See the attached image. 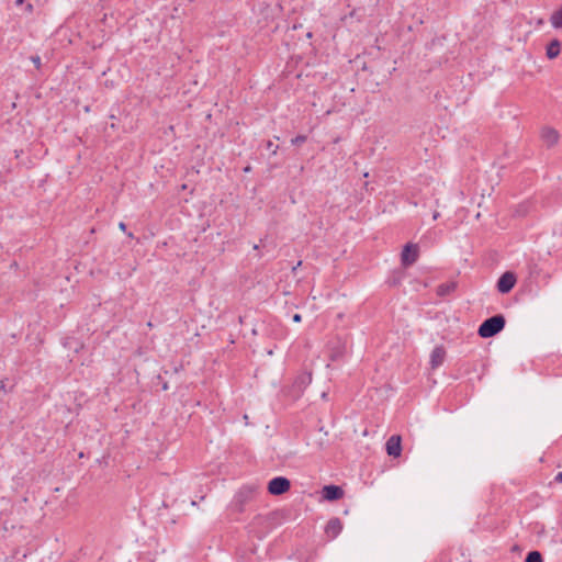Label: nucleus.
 <instances>
[{"label": "nucleus", "instance_id": "412c9836", "mask_svg": "<svg viewBox=\"0 0 562 562\" xmlns=\"http://www.w3.org/2000/svg\"><path fill=\"white\" fill-rule=\"evenodd\" d=\"M26 10H27L29 12H32V10H33V5H32L31 3H29V4L26 5Z\"/></svg>", "mask_w": 562, "mask_h": 562}, {"label": "nucleus", "instance_id": "1a4fd4ad", "mask_svg": "<svg viewBox=\"0 0 562 562\" xmlns=\"http://www.w3.org/2000/svg\"><path fill=\"white\" fill-rule=\"evenodd\" d=\"M342 530V522L339 518L334 517L328 520L325 527V533L329 539H335Z\"/></svg>", "mask_w": 562, "mask_h": 562}, {"label": "nucleus", "instance_id": "393cba45", "mask_svg": "<svg viewBox=\"0 0 562 562\" xmlns=\"http://www.w3.org/2000/svg\"><path fill=\"white\" fill-rule=\"evenodd\" d=\"M23 0H16V4H21Z\"/></svg>", "mask_w": 562, "mask_h": 562}, {"label": "nucleus", "instance_id": "dca6fc26", "mask_svg": "<svg viewBox=\"0 0 562 562\" xmlns=\"http://www.w3.org/2000/svg\"><path fill=\"white\" fill-rule=\"evenodd\" d=\"M279 146L274 145L271 140L267 142V149L271 150L272 155H276L278 151Z\"/></svg>", "mask_w": 562, "mask_h": 562}, {"label": "nucleus", "instance_id": "4468645a", "mask_svg": "<svg viewBox=\"0 0 562 562\" xmlns=\"http://www.w3.org/2000/svg\"><path fill=\"white\" fill-rule=\"evenodd\" d=\"M525 562H543L542 555L539 551L528 552Z\"/></svg>", "mask_w": 562, "mask_h": 562}, {"label": "nucleus", "instance_id": "0eeeda50", "mask_svg": "<svg viewBox=\"0 0 562 562\" xmlns=\"http://www.w3.org/2000/svg\"><path fill=\"white\" fill-rule=\"evenodd\" d=\"M323 498L329 502L338 501L344 496V490L338 485H325L322 490Z\"/></svg>", "mask_w": 562, "mask_h": 562}, {"label": "nucleus", "instance_id": "20e7f679", "mask_svg": "<svg viewBox=\"0 0 562 562\" xmlns=\"http://www.w3.org/2000/svg\"><path fill=\"white\" fill-rule=\"evenodd\" d=\"M516 284V276L510 272H504L497 280L496 288L502 294L509 293Z\"/></svg>", "mask_w": 562, "mask_h": 562}, {"label": "nucleus", "instance_id": "5701e85b", "mask_svg": "<svg viewBox=\"0 0 562 562\" xmlns=\"http://www.w3.org/2000/svg\"><path fill=\"white\" fill-rule=\"evenodd\" d=\"M438 216H439V213H438V212H435V213H434V220H437V218H438Z\"/></svg>", "mask_w": 562, "mask_h": 562}, {"label": "nucleus", "instance_id": "39448f33", "mask_svg": "<svg viewBox=\"0 0 562 562\" xmlns=\"http://www.w3.org/2000/svg\"><path fill=\"white\" fill-rule=\"evenodd\" d=\"M540 138L548 148H551L558 144L560 134L555 128L544 126L541 128Z\"/></svg>", "mask_w": 562, "mask_h": 562}, {"label": "nucleus", "instance_id": "7ed1b4c3", "mask_svg": "<svg viewBox=\"0 0 562 562\" xmlns=\"http://www.w3.org/2000/svg\"><path fill=\"white\" fill-rule=\"evenodd\" d=\"M419 255V249L416 244L408 243L404 246L402 254H401V263L403 267L407 268L413 266Z\"/></svg>", "mask_w": 562, "mask_h": 562}, {"label": "nucleus", "instance_id": "f03ea898", "mask_svg": "<svg viewBox=\"0 0 562 562\" xmlns=\"http://www.w3.org/2000/svg\"><path fill=\"white\" fill-rule=\"evenodd\" d=\"M291 487V482L289 479L284 476H276L271 479L268 483V492L271 495H282L286 493Z\"/></svg>", "mask_w": 562, "mask_h": 562}, {"label": "nucleus", "instance_id": "b1692460", "mask_svg": "<svg viewBox=\"0 0 562 562\" xmlns=\"http://www.w3.org/2000/svg\"><path fill=\"white\" fill-rule=\"evenodd\" d=\"M251 331H252L254 335H257V329L256 328H254Z\"/></svg>", "mask_w": 562, "mask_h": 562}, {"label": "nucleus", "instance_id": "6e6552de", "mask_svg": "<svg viewBox=\"0 0 562 562\" xmlns=\"http://www.w3.org/2000/svg\"><path fill=\"white\" fill-rule=\"evenodd\" d=\"M446 359V349L443 346H436L430 353L431 369L439 368Z\"/></svg>", "mask_w": 562, "mask_h": 562}, {"label": "nucleus", "instance_id": "9d476101", "mask_svg": "<svg viewBox=\"0 0 562 562\" xmlns=\"http://www.w3.org/2000/svg\"><path fill=\"white\" fill-rule=\"evenodd\" d=\"M312 382V374L308 372H304L296 376L293 383V387L297 392H302L310 383Z\"/></svg>", "mask_w": 562, "mask_h": 562}, {"label": "nucleus", "instance_id": "a211bd4d", "mask_svg": "<svg viewBox=\"0 0 562 562\" xmlns=\"http://www.w3.org/2000/svg\"><path fill=\"white\" fill-rule=\"evenodd\" d=\"M292 321H293L294 323H301V321H302V315H301V314H297V313H296V314H294V315L292 316Z\"/></svg>", "mask_w": 562, "mask_h": 562}, {"label": "nucleus", "instance_id": "4be33fe9", "mask_svg": "<svg viewBox=\"0 0 562 562\" xmlns=\"http://www.w3.org/2000/svg\"><path fill=\"white\" fill-rule=\"evenodd\" d=\"M244 496V491H240L238 494H237V497L240 498Z\"/></svg>", "mask_w": 562, "mask_h": 562}, {"label": "nucleus", "instance_id": "f257e3e1", "mask_svg": "<svg viewBox=\"0 0 562 562\" xmlns=\"http://www.w3.org/2000/svg\"><path fill=\"white\" fill-rule=\"evenodd\" d=\"M506 324L504 315L496 314L486 318L477 329V334L482 338H491L501 333Z\"/></svg>", "mask_w": 562, "mask_h": 562}, {"label": "nucleus", "instance_id": "f8f14e48", "mask_svg": "<svg viewBox=\"0 0 562 562\" xmlns=\"http://www.w3.org/2000/svg\"><path fill=\"white\" fill-rule=\"evenodd\" d=\"M561 53V42L557 38L552 40L548 45L546 49L547 57L549 59L557 58Z\"/></svg>", "mask_w": 562, "mask_h": 562}, {"label": "nucleus", "instance_id": "6ab92c4d", "mask_svg": "<svg viewBox=\"0 0 562 562\" xmlns=\"http://www.w3.org/2000/svg\"><path fill=\"white\" fill-rule=\"evenodd\" d=\"M554 482L562 483V472H559V473L554 476Z\"/></svg>", "mask_w": 562, "mask_h": 562}, {"label": "nucleus", "instance_id": "2eb2a0df", "mask_svg": "<svg viewBox=\"0 0 562 562\" xmlns=\"http://www.w3.org/2000/svg\"><path fill=\"white\" fill-rule=\"evenodd\" d=\"M306 139H307V137L305 135H297L291 139V144L294 146H299V145H302L303 143H305Z\"/></svg>", "mask_w": 562, "mask_h": 562}, {"label": "nucleus", "instance_id": "a878e982", "mask_svg": "<svg viewBox=\"0 0 562 562\" xmlns=\"http://www.w3.org/2000/svg\"><path fill=\"white\" fill-rule=\"evenodd\" d=\"M259 248L258 245H254V249L257 250Z\"/></svg>", "mask_w": 562, "mask_h": 562}, {"label": "nucleus", "instance_id": "f3484780", "mask_svg": "<svg viewBox=\"0 0 562 562\" xmlns=\"http://www.w3.org/2000/svg\"><path fill=\"white\" fill-rule=\"evenodd\" d=\"M31 60L34 63V65L37 69L41 67V57L40 56H32Z\"/></svg>", "mask_w": 562, "mask_h": 562}, {"label": "nucleus", "instance_id": "ddd939ff", "mask_svg": "<svg viewBox=\"0 0 562 562\" xmlns=\"http://www.w3.org/2000/svg\"><path fill=\"white\" fill-rule=\"evenodd\" d=\"M550 23L554 29H562V7L551 14Z\"/></svg>", "mask_w": 562, "mask_h": 562}, {"label": "nucleus", "instance_id": "aec40b11", "mask_svg": "<svg viewBox=\"0 0 562 562\" xmlns=\"http://www.w3.org/2000/svg\"><path fill=\"white\" fill-rule=\"evenodd\" d=\"M119 227H120V229H121V231H123V232H125V231H126V224H125L124 222H121V223L119 224Z\"/></svg>", "mask_w": 562, "mask_h": 562}, {"label": "nucleus", "instance_id": "423d86ee", "mask_svg": "<svg viewBox=\"0 0 562 562\" xmlns=\"http://www.w3.org/2000/svg\"><path fill=\"white\" fill-rule=\"evenodd\" d=\"M386 453L390 457L397 458L402 452V439L398 435L391 436L385 443Z\"/></svg>", "mask_w": 562, "mask_h": 562}, {"label": "nucleus", "instance_id": "9b49d317", "mask_svg": "<svg viewBox=\"0 0 562 562\" xmlns=\"http://www.w3.org/2000/svg\"><path fill=\"white\" fill-rule=\"evenodd\" d=\"M458 284L456 281H449L441 283L437 286L436 293L438 296L443 297L451 293H453L457 289Z\"/></svg>", "mask_w": 562, "mask_h": 562}]
</instances>
